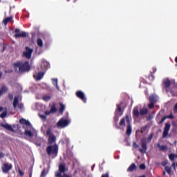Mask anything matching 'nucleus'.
<instances>
[{"instance_id":"obj_1","label":"nucleus","mask_w":177,"mask_h":177,"mask_svg":"<svg viewBox=\"0 0 177 177\" xmlns=\"http://www.w3.org/2000/svg\"><path fill=\"white\" fill-rule=\"evenodd\" d=\"M14 70L15 71H19V73H28L31 70V66H30V62L26 61L24 62L18 61L13 64Z\"/></svg>"},{"instance_id":"obj_2","label":"nucleus","mask_w":177,"mask_h":177,"mask_svg":"<svg viewBox=\"0 0 177 177\" xmlns=\"http://www.w3.org/2000/svg\"><path fill=\"white\" fill-rule=\"evenodd\" d=\"M46 153L48 156H52L53 158H56V156L59 154V146L57 144L48 146L46 147Z\"/></svg>"},{"instance_id":"obj_3","label":"nucleus","mask_w":177,"mask_h":177,"mask_svg":"<svg viewBox=\"0 0 177 177\" xmlns=\"http://www.w3.org/2000/svg\"><path fill=\"white\" fill-rule=\"evenodd\" d=\"M149 100L150 103L148 104V107L151 110L154 109V104L158 102V97L157 95L152 94L149 96Z\"/></svg>"},{"instance_id":"obj_4","label":"nucleus","mask_w":177,"mask_h":177,"mask_svg":"<svg viewBox=\"0 0 177 177\" xmlns=\"http://www.w3.org/2000/svg\"><path fill=\"white\" fill-rule=\"evenodd\" d=\"M46 136H48V145H53V143H56V136L53 133H52V129H48L46 131Z\"/></svg>"},{"instance_id":"obj_5","label":"nucleus","mask_w":177,"mask_h":177,"mask_svg":"<svg viewBox=\"0 0 177 177\" xmlns=\"http://www.w3.org/2000/svg\"><path fill=\"white\" fill-rule=\"evenodd\" d=\"M141 147L142 149H139L138 151H140V153H146V151H147V138H143L141 140Z\"/></svg>"},{"instance_id":"obj_6","label":"nucleus","mask_w":177,"mask_h":177,"mask_svg":"<svg viewBox=\"0 0 177 177\" xmlns=\"http://www.w3.org/2000/svg\"><path fill=\"white\" fill-rule=\"evenodd\" d=\"M13 168V165H12V163L6 162L3 164L1 167V170L3 174H8L9 171H10Z\"/></svg>"},{"instance_id":"obj_7","label":"nucleus","mask_w":177,"mask_h":177,"mask_svg":"<svg viewBox=\"0 0 177 177\" xmlns=\"http://www.w3.org/2000/svg\"><path fill=\"white\" fill-rule=\"evenodd\" d=\"M68 124V120L64 118H62L56 124V126L57 127V128H66V127H67Z\"/></svg>"},{"instance_id":"obj_8","label":"nucleus","mask_w":177,"mask_h":177,"mask_svg":"<svg viewBox=\"0 0 177 177\" xmlns=\"http://www.w3.org/2000/svg\"><path fill=\"white\" fill-rule=\"evenodd\" d=\"M126 122L127 124L126 133L128 136H129L132 133V127L131 126V120L129 119V115H126Z\"/></svg>"},{"instance_id":"obj_9","label":"nucleus","mask_w":177,"mask_h":177,"mask_svg":"<svg viewBox=\"0 0 177 177\" xmlns=\"http://www.w3.org/2000/svg\"><path fill=\"white\" fill-rule=\"evenodd\" d=\"M25 50L26 51L23 53V56L26 57V59H31V56L34 52V50L32 48H30L28 46H26Z\"/></svg>"},{"instance_id":"obj_10","label":"nucleus","mask_w":177,"mask_h":177,"mask_svg":"<svg viewBox=\"0 0 177 177\" xmlns=\"http://www.w3.org/2000/svg\"><path fill=\"white\" fill-rule=\"evenodd\" d=\"M19 97H15L14 101L12 102V106L14 109H17V107H18V109L21 110V109L24 107V105L22 103H19Z\"/></svg>"},{"instance_id":"obj_11","label":"nucleus","mask_w":177,"mask_h":177,"mask_svg":"<svg viewBox=\"0 0 177 177\" xmlns=\"http://www.w3.org/2000/svg\"><path fill=\"white\" fill-rule=\"evenodd\" d=\"M15 38H26V37H27V33L26 32H21L20 33V29L19 28H16L15 30Z\"/></svg>"},{"instance_id":"obj_12","label":"nucleus","mask_w":177,"mask_h":177,"mask_svg":"<svg viewBox=\"0 0 177 177\" xmlns=\"http://www.w3.org/2000/svg\"><path fill=\"white\" fill-rule=\"evenodd\" d=\"M170 129H171V124L166 123L163 133H162V138L163 139H165V138H167L168 136V133H169Z\"/></svg>"},{"instance_id":"obj_13","label":"nucleus","mask_w":177,"mask_h":177,"mask_svg":"<svg viewBox=\"0 0 177 177\" xmlns=\"http://www.w3.org/2000/svg\"><path fill=\"white\" fill-rule=\"evenodd\" d=\"M76 96L77 97L80 99V100H82L84 103H86V97H85V94L84 93V92H82V91H77L76 92Z\"/></svg>"},{"instance_id":"obj_14","label":"nucleus","mask_w":177,"mask_h":177,"mask_svg":"<svg viewBox=\"0 0 177 177\" xmlns=\"http://www.w3.org/2000/svg\"><path fill=\"white\" fill-rule=\"evenodd\" d=\"M140 112H139V108L138 106H135L133 109V115L134 118H139V115Z\"/></svg>"},{"instance_id":"obj_15","label":"nucleus","mask_w":177,"mask_h":177,"mask_svg":"<svg viewBox=\"0 0 177 177\" xmlns=\"http://www.w3.org/2000/svg\"><path fill=\"white\" fill-rule=\"evenodd\" d=\"M44 75H45V73L39 72L37 75H34V78H36L37 81H41L44 78Z\"/></svg>"},{"instance_id":"obj_16","label":"nucleus","mask_w":177,"mask_h":177,"mask_svg":"<svg viewBox=\"0 0 177 177\" xmlns=\"http://www.w3.org/2000/svg\"><path fill=\"white\" fill-rule=\"evenodd\" d=\"M121 104H122V102L117 105V109L115 110V112L116 115H118V113H119V115H122L123 114L122 109L121 108Z\"/></svg>"},{"instance_id":"obj_17","label":"nucleus","mask_w":177,"mask_h":177,"mask_svg":"<svg viewBox=\"0 0 177 177\" xmlns=\"http://www.w3.org/2000/svg\"><path fill=\"white\" fill-rule=\"evenodd\" d=\"M55 172H60V174H64V172H66V165L60 164L59 165V171Z\"/></svg>"},{"instance_id":"obj_18","label":"nucleus","mask_w":177,"mask_h":177,"mask_svg":"<svg viewBox=\"0 0 177 177\" xmlns=\"http://www.w3.org/2000/svg\"><path fill=\"white\" fill-rule=\"evenodd\" d=\"M156 147H158V149H159L160 151H165L167 150V149H168L167 145H161V144H160V143L156 144Z\"/></svg>"},{"instance_id":"obj_19","label":"nucleus","mask_w":177,"mask_h":177,"mask_svg":"<svg viewBox=\"0 0 177 177\" xmlns=\"http://www.w3.org/2000/svg\"><path fill=\"white\" fill-rule=\"evenodd\" d=\"M136 165L135 163H132L127 169V172H133V171H136Z\"/></svg>"},{"instance_id":"obj_20","label":"nucleus","mask_w":177,"mask_h":177,"mask_svg":"<svg viewBox=\"0 0 177 177\" xmlns=\"http://www.w3.org/2000/svg\"><path fill=\"white\" fill-rule=\"evenodd\" d=\"M163 85L165 88H169V86H171V80H169V79H165L163 80Z\"/></svg>"},{"instance_id":"obj_21","label":"nucleus","mask_w":177,"mask_h":177,"mask_svg":"<svg viewBox=\"0 0 177 177\" xmlns=\"http://www.w3.org/2000/svg\"><path fill=\"white\" fill-rule=\"evenodd\" d=\"M0 127H2V128H5L8 131H13V128H12V126H10L9 124H1Z\"/></svg>"},{"instance_id":"obj_22","label":"nucleus","mask_w":177,"mask_h":177,"mask_svg":"<svg viewBox=\"0 0 177 177\" xmlns=\"http://www.w3.org/2000/svg\"><path fill=\"white\" fill-rule=\"evenodd\" d=\"M19 123L22 125H28V127H30V125H31V123H30L28 120L23 118L19 120Z\"/></svg>"},{"instance_id":"obj_23","label":"nucleus","mask_w":177,"mask_h":177,"mask_svg":"<svg viewBox=\"0 0 177 177\" xmlns=\"http://www.w3.org/2000/svg\"><path fill=\"white\" fill-rule=\"evenodd\" d=\"M24 135L25 136H28V138H32L34 136V133H32L31 130H25Z\"/></svg>"},{"instance_id":"obj_24","label":"nucleus","mask_w":177,"mask_h":177,"mask_svg":"<svg viewBox=\"0 0 177 177\" xmlns=\"http://www.w3.org/2000/svg\"><path fill=\"white\" fill-rule=\"evenodd\" d=\"M12 19H13L12 17H9L3 19V22L4 26H7L9 21H11Z\"/></svg>"},{"instance_id":"obj_25","label":"nucleus","mask_w":177,"mask_h":177,"mask_svg":"<svg viewBox=\"0 0 177 177\" xmlns=\"http://www.w3.org/2000/svg\"><path fill=\"white\" fill-rule=\"evenodd\" d=\"M37 46L39 48H44V41H42V39H37Z\"/></svg>"},{"instance_id":"obj_26","label":"nucleus","mask_w":177,"mask_h":177,"mask_svg":"<svg viewBox=\"0 0 177 177\" xmlns=\"http://www.w3.org/2000/svg\"><path fill=\"white\" fill-rule=\"evenodd\" d=\"M59 106L60 107H59V111L60 114H63V113L64 112V110H66V106L62 103H60Z\"/></svg>"},{"instance_id":"obj_27","label":"nucleus","mask_w":177,"mask_h":177,"mask_svg":"<svg viewBox=\"0 0 177 177\" xmlns=\"http://www.w3.org/2000/svg\"><path fill=\"white\" fill-rule=\"evenodd\" d=\"M149 113V110L147 109H142L140 111V115H146Z\"/></svg>"},{"instance_id":"obj_28","label":"nucleus","mask_w":177,"mask_h":177,"mask_svg":"<svg viewBox=\"0 0 177 177\" xmlns=\"http://www.w3.org/2000/svg\"><path fill=\"white\" fill-rule=\"evenodd\" d=\"M169 158L170 161H175V158H177V155H175V153H170L169 155Z\"/></svg>"},{"instance_id":"obj_29","label":"nucleus","mask_w":177,"mask_h":177,"mask_svg":"<svg viewBox=\"0 0 177 177\" xmlns=\"http://www.w3.org/2000/svg\"><path fill=\"white\" fill-rule=\"evenodd\" d=\"M55 175L56 177H71L68 174H64L63 176L62 175V174H60V172H55Z\"/></svg>"},{"instance_id":"obj_30","label":"nucleus","mask_w":177,"mask_h":177,"mask_svg":"<svg viewBox=\"0 0 177 177\" xmlns=\"http://www.w3.org/2000/svg\"><path fill=\"white\" fill-rule=\"evenodd\" d=\"M2 93H6V92H8V91H9V88H8V86H5V85H3L1 86V89L0 90Z\"/></svg>"},{"instance_id":"obj_31","label":"nucleus","mask_w":177,"mask_h":177,"mask_svg":"<svg viewBox=\"0 0 177 177\" xmlns=\"http://www.w3.org/2000/svg\"><path fill=\"white\" fill-rule=\"evenodd\" d=\"M125 121H127V116L121 119L120 122V127H125Z\"/></svg>"},{"instance_id":"obj_32","label":"nucleus","mask_w":177,"mask_h":177,"mask_svg":"<svg viewBox=\"0 0 177 177\" xmlns=\"http://www.w3.org/2000/svg\"><path fill=\"white\" fill-rule=\"evenodd\" d=\"M165 169L166 172H167V174L169 175H171V174L172 172V168L171 167L165 166Z\"/></svg>"},{"instance_id":"obj_33","label":"nucleus","mask_w":177,"mask_h":177,"mask_svg":"<svg viewBox=\"0 0 177 177\" xmlns=\"http://www.w3.org/2000/svg\"><path fill=\"white\" fill-rule=\"evenodd\" d=\"M50 113H56V111H57V108H56V106L55 105H53L51 106V109L50 110Z\"/></svg>"},{"instance_id":"obj_34","label":"nucleus","mask_w":177,"mask_h":177,"mask_svg":"<svg viewBox=\"0 0 177 177\" xmlns=\"http://www.w3.org/2000/svg\"><path fill=\"white\" fill-rule=\"evenodd\" d=\"M52 97L50 95H45L43 97V100H45V102H49Z\"/></svg>"},{"instance_id":"obj_35","label":"nucleus","mask_w":177,"mask_h":177,"mask_svg":"<svg viewBox=\"0 0 177 177\" xmlns=\"http://www.w3.org/2000/svg\"><path fill=\"white\" fill-rule=\"evenodd\" d=\"M153 136H154V133H151V134H149V136L147 138L148 143H150V142H151Z\"/></svg>"},{"instance_id":"obj_36","label":"nucleus","mask_w":177,"mask_h":177,"mask_svg":"<svg viewBox=\"0 0 177 177\" xmlns=\"http://www.w3.org/2000/svg\"><path fill=\"white\" fill-rule=\"evenodd\" d=\"M53 84L56 86L57 89L59 91V86L57 85V79H53Z\"/></svg>"},{"instance_id":"obj_37","label":"nucleus","mask_w":177,"mask_h":177,"mask_svg":"<svg viewBox=\"0 0 177 177\" xmlns=\"http://www.w3.org/2000/svg\"><path fill=\"white\" fill-rule=\"evenodd\" d=\"M147 128H148L147 125H145V126L141 127L140 132L142 133H145V132H146V130L147 129Z\"/></svg>"},{"instance_id":"obj_38","label":"nucleus","mask_w":177,"mask_h":177,"mask_svg":"<svg viewBox=\"0 0 177 177\" xmlns=\"http://www.w3.org/2000/svg\"><path fill=\"white\" fill-rule=\"evenodd\" d=\"M46 176V169H44L41 174V177Z\"/></svg>"},{"instance_id":"obj_39","label":"nucleus","mask_w":177,"mask_h":177,"mask_svg":"<svg viewBox=\"0 0 177 177\" xmlns=\"http://www.w3.org/2000/svg\"><path fill=\"white\" fill-rule=\"evenodd\" d=\"M139 147V145L136 143V142H133V149H138Z\"/></svg>"},{"instance_id":"obj_40","label":"nucleus","mask_w":177,"mask_h":177,"mask_svg":"<svg viewBox=\"0 0 177 177\" xmlns=\"http://www.w3.org/2000/svg\"><path fill=\"white\" fill-rule=\"evenodd\" d=\"M149 81H153L154 80V75H153V73H151V75L149 76Z\"/></svg>"},{"instance_id":"obj_41","label":"nucleus","mask_w":177,"mask_h":177,"mask_svg":"<svg viewBox=\"0 0 177 177\" xmlns=\"http://www.w3.org/2000/svg\"><path fill=\"white\" fill-rule=\"evenodd\" d=\"M139 168H140V169H146V165L141 164V165H140Z\"/></svg>"},{"instance_id":"obj_42","label":"nucleus","mask_w":177,"mask_h":177,"mask_svg":"<svg viewBox=\"0 0 177 177\" xmlns=\"http://www.w3.org/2000/svg\"><path fill=\"white\" fill-rule=\"evenodd\" d=\"M6 114H7L6 111L3 112V113L0 115L1 118H5V117H6Z\"/></svg>"},{"instance_id":"obj_43","label":"nucleus","mask_w":177,"mask_h":177,"mask_svg":"<svg viewBox=\"0 0 177 177\" xmlns=\"http://www.w3.org/2000/svg\"><path fill=\"white\" fill-rule=\"evenodd\" d=\"M165 117L166 119L167 118H169L170 120L174 119V115L172 113L169 115H167V116H165Z\"/></svg>"},{"instance_id":"obj_44","label":"nucleus","mask_w":177,"mask_h":177,"mask_svg":"<svg viewBox=\"0 0 177 177\" xmlns=\"http://www.w3.org/2000/svg\"><path fill=\"white\" fill-rule=\"evenodd\" d=\"M166 120H167V118H165V116L163 117L162 118V120L158 122V124H162L164 122V121H165Z\"/></svg>"},{"instance_id":"obj_45","label":"nucleus","mask_w":177,"mask_h":177,"mask_svg":"<svg viewBox=\"0 0 177 177\" xmlns=\"http://www.w3.org/2000/svg\"><path fill=\"white\" fill-rule=\"evenodd\" d=\"M18 171H19V174L20 176H24V172L22 171L20 169H19Z\"/></svg>"},{"instance_id":"obj_46","label":"nucleus","mask_w":177,"mask_h":177,"mask_svg":"<svg viewBox=\"0 0 177 177\" xmlns=\"http://www.w3.org/2000/svg\"><path fill=\"white\" fill-rule=\"evenodd\" d=\"M29 177H32V168L29 169Z\"/></svg>"},{"instance_id":"obj_47","label":"nucleus","mask_w":177,"mask_h":177,"mask_svg":"<svg viewBox=\"0 0 177 177\" xmlns=\"http://www.w3.org/2000/svg\"><path fill=\"white\" fill-rule=\"evenodd\" d=\"M8 99H10V100H13V94L9 93L8 94Z\"/></svg>"},{"instance_id":"obj_48","label":"nucleus","mask_w":177,"mask_h":177,"mask_svg":"<svg viewBox=\"0 0 177 177\" xmlns=\"http://www.w3.org/2000/svg\"><path fill=\"white\" fill-rule=\"evenodd\" d=\"M50 114H52V112H50V111H45V115H50Z\"/></svg>"},{"instance_id":"obj_49","label":"nucleus","mask_w":177,"mask_h":177,"mask_svg":"<svg viewBox=\"0 0 177 177\" xmlns=\"http://www.w3.org/2000/svg\"><path fill=\"white\" fill-rule=\"evenodd\" d=\"M5 50H6V44H3V50H2V52H5Z\"/></svg>"},{"instance_id":"obj_50","label":"nucleus","mask_w":177,"mask_h":177,"mask_svg":"<svg viewBox=\"0 0 177 177\" xmlns=\"http://www.w3.org/2000/svg\"><path fill=\"white\" fill-rule=\"evenodd\" d=\"M5 157V154L2 152H0V158H3Z\"/></svg>"},{"instance_id":"obj_51","label":"nucleus","mask_w":177,"mask_h":177,"mask_svg":"<svg viewBox=\"0 0 177 177\" xmlns=\"http://www.w3.org/2000/svg\"><path fill=\"white\" fill-rule=\"evenodd\" d=\"M102 177H109V173H106L105 174H102Z\"/></svg>"},{"instance_id":"obj_52","label":"nucleus","mask_w":177,"mask_h":177,"mask_svg":"<svg viewBox=\"0 0 177 177\" xmlns=\"http://www.w3.org/2000/svg\"><path fill=\"white\" fill-rule=\"evenodd\" d=\"M114 120L115 122H118V116H115L114 117Z\"/></svg>"},{"instance_id":"obj_53","label":"nucleus","mask_w":177,"mask_h":177,"mask_svg":"<svg viewBox=\"0 0 177 177\" xmlns=\"http://www.w3.org/2000/svg\"><path fill=\"white\" fill-rule=\"evenodd\" d=\"M161 165H162V167H165L167 165V162H162Z\"/></svg>"},{"instance_id":"obj_54","label":"nucleus","mask_w":177,"mask_h":177,"mask_svg":"<svg viewBox=\"0 0 177 177\" xmlns=\"http://www.w3.org/2000/svg\"><path fill=\"white\" fill-rule=\"evenodd\" d=\"M157 71V68H153V72L152 74H154V73H156Z\"/></svg>"},{"instance_id":"obj_55","label":"nucleus","mask_w":177,"mask_h":177,"mask_svg":"<svg viewBox=\"0 0 177 177\" xmlns=\"http://www.w3.org/2000/svg\"><path fill=\"white\" fill-rule=\"evenodd\" d=\"M171 167H173L175 169V168L176 167V165L175 164V162L172 163Z\"/></svg>"},{"instance_id":"obj_56","label":"nucleus","mask_w":177,"mask_h":177,"mask_svg":"<svg viewBox=\"0 0 177 177\" xmlns=\"http://www.w3.org/2000/svg\"><path fill=\"white\" fill-rule=\"evenodd\" d=\"M10 73H13V71L11 70L10 71H5L6 74Z\"/></svg>"},{"instance_id":"obj_57","label":"nucleus","mask_w":177,"mask_h":177,"mask_svg":"<svg viewBox=\"0 0 177 177\" xmlns=\"http://www.w3.org/2000/svg\"><path fill=\"white\" fill-rule=\"evenodd\" d=\"M2 79V72L0 71V80Z\"/></svg>"},{"instance_id":"obj_58","label":"nucleus","mask_w":177,"mask_h":177,"mask_svg":"<svg viewBox=\"0 0 177 177\" xmlns=\"http://www.w3.org/2000/svg\"><path fill=\"white\" fill-rule=\"evenodd\" d=\"M3 110V108L2 106H0V112Z\"/></svg>"},{"instance_id":"obj_59","label":"nucleus","mask_w":177,"mask_h":177,"mask_svg":"<svg viewBox=\"0 0 177 177\" xmlns=\"http://www.w3.org/2000/svg\"><path fill=\"white\" fill-rule=\"evenodd\" d=\"M136 177H146V175H142V176H136Z\"/></svg>"},{"instance_id":"obj_60","label":"nucleus","mask_w":177,"mask_h":177,"mask_svg":"<svg viewBox=\"0 0 177 177\" xmlns=\"http://www.w3.org/2000/svg\"><path fill=\"white\" fill-rule=\"evenodd\" d=\"M2 95H3V94L2 93V91L0 90V97H1V96H2Z\"/></svg>"},{"instance_id":"obj_61","label":"nucleus","mask_w":177,"mask_h":177,"mask_svg":"<svg viewBox=\"0 0 177 177\" xmlns=\"http://www.w3.org/2000/svg\"><path fill=\"white\" fill-rule=\"evenodd\" d=\"M175 62L177 64V57L175 58Z\"/></svg>"},{"instance_id":"obj_62","label":"nucleus","mask_w":177,"mask_h":177,"mask_svg":"<svg viewBox=\"0 0 177 177\" xmlns=\"http://www.w3.org/2000/svg\"><path fill=\"white\" fill-rule=\"evenodd\" d=\"M41 118H46L45 115H41Z\"/></svg>"},{"instance_id":"obj_63","label":"nucleus","mask_w":177,"mask_h":177,"mask_svg":"<svg viewBox=\"0 0 177 177\" xmlns=\"http://www.w3.org/2000/svg\"><path fill=\"white\" fill-rule=\"evenodd\" d=\"M165 174H166V172H165V171H164V172H163V175H165Z\"/></svg>"},{"instance_id":"obj_64","label":"nucleus","mask_w":177,"mask_h":177,"mask_svg":"<svg viewBox=\"0 0 177 177\" xmlns=\"http://www.w3.org/2000/svg\"><path fill=\"white\" fill-rule=\"evenodd\" d=\"M68 2H70V0H68Z\"/></svg>"}]
</instances>
